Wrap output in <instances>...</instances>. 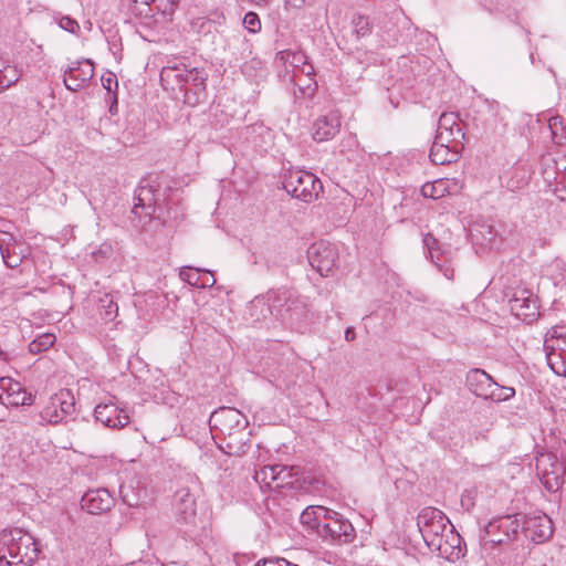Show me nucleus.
I'll list each match as a JSON object with an SVG mask.
<instances>
[{"mask_svg":"<svg viewBox=\"0 0 566 566\" xmlns=\"http://www.w3.org/2000/svg\"><path fill=\"white\" fill-rule=\"evenodd\" d=\"M0 402L12 407L30 406L33 397L19 381L2 377L0 378Z\"/></svg>","mask_w":566,"mask_h":566,"instance_id":"17","label":"nucleus"},{"mask_svg":"<svg viewBox=\"0 0 566 566\" xmlns=\"http://www.w3.org/2000/svg\"><path fill=\"white\" fill-rule=\"evenodd\" d=\"M108 97H109V101H111L109 113L111 114H115L117 112V95L116 94H112V95H108Z\"/></svg>","mask_w":566,"mask_h":566,"instance_id":"52","label":"nucleus"},{"mask_svg":"<svg viewBox=\"0 0 566 566\" xmlns=\"http://www.w3.org/2000/svg\"><path fill=\"white\" fill-rule=\"evenodd\" d=\"M129 1L132 2L130 11L135 15H140L144 18H149L151 15V9H150L151 0H129Z\"/></svg>","mask_w":566,"mask_h":566,"instance_id":"44","label":"nucleus"},{"mask_svg":"<svg viewBox=\"0 0 566 566\" xmlns=\"http://www.w3.org/2000/svg\"><path fill=\"white\" fill-rule=\"evenodd\" d=\"M314 77L315 78V69L314 66L306 60L305 64L298 71L297 77ZM292 78H296V76H292Z\"/></svg>","mask_w":566,"mask_h":566,"instance_id":"50","label":"nucleus"},{"mask_svg":"<svg viewBox=\"0 0 566 566\" xmlns=\"http://www.w3.org/2000/svg\"><path fill=\"white\" fill-rule=\"evenodd\" d=\"M135 203L132 212L136 216H142L145 213L150 218L161 219L164 222L167 221L160 213L156 214L159 207V198H158V189L154 185H140L136 191L134 197Z\"/></svg>","mask_w":566,"mask_h":566,"instance_id":"15","label":"nucleus"},{"mask_svg":"<svg viewBox=\"0 0 566 566\" xmlns=\"http://www.w3.org/2000/svg\"><path fill=\"white\" fill-rule=\"evenodd\" d=\"M547 364L558 376L566 377V324L552 326L544 338Z\"/></svg>","mask_w":566,"mask_h":566,"instance_id":"7","label":"nucleus"},{"mask_svg":"<svg viewBox=\"0 0 566 566\" xmlns=\"http://www.w3.org/2000/svg\"><path fill=\"white\" fill-rule=\"evenodd\" d=\"M277 464L265 465L258 470L254 480L261 488L276 489Z\"/></svg>","mask_w":566,"mask_h":566,"instance_id":"34","label":"nucleus"},{"mask_svg":"<svg viewBox=\"0 0 566 566\" xmlns=\"http://www.w3.org/2000/svg\"><path fill=\"white\" fill-rule=\"evenodd\" d=\"M461 186L455 178H439L421 187V195L426 198L440 199L447 195L455 193Z\"/></svg>","mask_w":566,"mask_h":566,"instance_id":"25","label":"nucleus"},{"mask_svg":"<svg viewBox=\"0 0 566 566\" xmlns=\"http://www.w3.org/2000/svg\"><path fill=\"white\" fill-rule=\"evenodd\" d=\"M531 172L524 165H515L505 171L503 186L510 191L523 189L528 185Z\"/></svg>","mask_w":566,"mask_h":566,"instance_id":"27","label":"nucleus"},{"mask_svg":"<svg viewBox=\"0 0 566 566\" xmlns=\"http://www.w3.org/2000/svg\"><path fill=\"white\" fill-rule=\"evenodd\" d=\"M21 74L19 70L6 61H0V91H4L15 84Z\"/></svg>","mask_w":566,"mask_h":566,"instance_id":"33","label":"nucleus"},{"mask_svg":"<svg viewBox=\"0 0 566 566\" xmlns=\"http://www.w3.org/2000/svg\"><path fill=\"white\" fill-rule=\"evenodd\" d=\"M97 311L104 322H113L118 315V305L114 296L109 293L103 294L98 298Z\"/></svg>","mask_w":566,"mask_h":566,"instance_id":"29","label":"nucleus"},{"mask_svg":"<svg viewBox=\"0 0 566 566\" xmlns=\"http://www.w3.org/2000/svg\"><path fill=\"white\" fill-rule=\"evenodd\" d=\"M172 507L176 521L182 525H193L197 516V502L189 488H180L174 494Z\"/></svg>","mask_w":566,"mask_h":566,"instance_id":"16","label":"nucleus"},{"mask_svg":"<svg viewBox=\"0 0 566 566\" xmlns=\"http://www.w3.org/2000/svg\"><path fill=\"white\" fill-rule=\"evenodd\" d=\"M282 187L293 198L312 202L323 191L322 181L312 172L289 169L282 175Z\"/></svg>","mask_w":566,"mask_h":566,"instance_id":"5","label":"nucleus"},{"mask_svg":"<svg viewBox=\"0 0 566 566\" xmlns=\"http://www.w3.org/2000/svg\"><path fill=\"white\" fill-rule=\"evenodd\" d=\"M275 255V248L270 244H258L252 252V262L254 264L264 265L268 270L275 263L273 260Z\"/></svg>","mask_w":566,"mask_h":566,"instance_id":"32","label":"nucleus"},{"mask_svg":"<svg viewBox=\"0 0 566 566\" xmlns=\"http://www.w3.org/2000/svg\"><path fill=\"white\" fill-rule=\"evenodd\" d=\"M243 25L251 33H256L261 30V21L256 13L250 11L243 18Z\"/></svg>","mask_w":566,"mask_h":566,"instance_id":"46","label":"nucleus"},{"mask_svg":"<svg viewBox=\"0 0 566 566\" xmlns=\"http://www.w3.org/2000/svg\"><path fill=\"white\" fill-rule=\"evenodd\" d=\"M297 303L295 293L289 289L270 290L265 295L256 296L251 302V310L261 307V316L266 317V313L277 318H285L286 314L294 308Z\"/></svg>","mask_w":566,"mask_h":566,"instance_id":"6","label":"nucleus"},{"mask_svg":"<svg viewBox=\"0 0 566 566\" xmlns=\"http://www.w3.org/2000/svg\"><path fill=\"white\" fill-rule=\"evenodd\" d=\"M523 528V515H506L490 522L485 528L489 541L501 545L514 539L520 528Z\"/></svg>","mask_w":566,"mask_h":566,"instance_id":"11","label":"nucleus"},{"mask_svg":"<svg viewBox=\"0 0 566 566\" xmlns=\"http://www.w3.org/2000/svg\"><path fill=\"white\" fill-rule=\"evenodd\" d=\"M316 531L324 539L336 544H347L356 537L352 523L334 511H331L323 523L316 524Z\"/></svg>","mask_w":566,"mask_h":566,"instance_id":"8","label":"nucleus"},{"mask_svg":"<svg viewBox=\"0 0 566 566\" xmlns=\"http://www.w3.org/2000/svg\"><path fill=\"white\" fill-rule=\"evenodd\" d=\"M356 338V332L354 327H347L345 331V339L347 342H353Z\"/></svg>","mask_w":566,"mask_h":566,"instance_id":"53","label":"nucleus"},{"mask_svg":"<svg viewBox=\"0 0 566 566\" xmlns=\"http://www.w3.org/2000/svg\"><path fill=\"white\" fill-rule=\"evenodd\" d=\"M211 25H212V24H211V21H210V20L202 19V18L198 19L197 21H195V22L192 23V27H193V28H197V27H198L199 29H206V28H208V30L211 28Z\"/></svg>","mask_w":566,"mask_h":566,"instance_id":"51","label":"nucleus"},{"mask_svg":"<svg viewBox=\"0 0 566 566\" xmlns=\"http://www.w3.org/2000/svg\"><path fill=\"white\" fill-rule=\"evenodd\" d=\"M460 130V133H464L462 122L459 118V115L453 112L442 113L439 117L438 122V133H455Z\"/></svg>","mask_w":566,"mask_h":566,"instance_id":"31","label":"nucleus"},{"mask_svg":"<svg viewBox=\"0 0 566 566\" xmlns=\"http://www.w3.org/2000/svg\"><path fill=\"white\" fill-rule=\"evenodd\" d=\"M0 251L4 264L11 269L18 268L29 254V248L6 231L0 232Z\"/></svg>","mask_w":566,"mask_h":566,"instance_id":"18","label":"nucleus"},{"mask_svg":"<svg viewBox=\"0 0 566 566\" xmlns=\"http://www.w3.org/2000/svg\"><path fill=\"white\" fill-rule=\"evenodd\" d=\"M465 138L464 133L457 130L455 133H438L433 144H441L442 146H459V150L463 149V142Z\"/></svg>","mask_w":566,"mask_h":566,"instance_id":"38","label":"nucleus"},{"mask_svg":"<svg viewBox=\"0 0 566 566\" xmlns=\"http://www.w3.org/2000/svg\"><path fill=\"white\" fill-rule=\"evenodd\" d=\"M103 87L107 91V95L116 94L113 88L118 87V81L113 72H107L101 77Z\"/></svg>","mask_w":566,"mask_h":566,"instance_id":"47","label":"nucleus"},{"mask_svg":"<svg viewBox=\"0 0 566 566\" xmlns=\"http://www.w3.org/2000/svg\"><path fill=\"white\" fill-rule=\"evenodd\" d=\"M354 32L357 38H364L371 33L369 19L361 14H355L352 20Z\"/></svg>","mask_w":566,"mask_h":566,"instance_id":"42","label":"nucleus"},{"mask_svg":"<svg viewBox=\"0 0 566 566\" xmlns=\"http://www.w3.org/2000/svg\"><path fill=\"white\" fill-rule=\"evenodd\" d=\"M254 566H298L293 564L285 558H270L259 560Z\"/></svg>","mask_w":566,"mask_h":566,"instance_id":"49","label":"nucleus"},{"mask_svg":"<svg viewBox=\"0 0 566 566\" xmlns=\"http://www.w3.org/2000/svg\"><path fill=\"white\" fill-rule=\"evenodd\" d=\"M490 392L489 400L494 402L506 401L515 395L514 388L501 386L497 382H494L492 391Z\"/></svg>","mask_w":566,"mask_h":566,"instance_id":"41","label":"nucleus"},{"mask_svg":"<svg viewBox=\"0 0 566 566\" xmlns=\"http://www.w3.org/2000/svg\"><path fill=\"white\" fill-rule=\"evenodd\" d=\"M460 154L459 146L432 144L429 158L434 165H448L458 161Z\"/></svg>","mask_w":566,"mask_h":566,"instance_id":"28","label":"nucleus"},{"mask_svg":"<svg viewBox=\"0 0 566 566\" xmlns=\"http://www.w3.org/2000/svg\"><path fill=\"white\" fill-rule=\"evenodd\" d=\"M478 497V489L476 488H469L465 489L460 499L461 506L465 511H471L475 506V501Z\"/></svg>","mask_w":566,"mask_h":566,"instance_id":"45","label":"nucleus"},{"mask_svg":"<svg viewBox=\"0 0 566 566\" xmlns=\"http://www.w3.org/2000/svg\"><path fill=\"white\" fill-rule=\"evenodd\" d=\"M552 139L556 145L566 144V126L562 116H553L548 120Z\"/></svg>","mask_w":566,"mask_h":566,"instance_id":"37","label":"nucleus"},{"mask_svg":"<svg viewBox=\"0 0 566 566\" xmlns=\"http://www.w3.org/2000/svg\"><path fill=\"white\" fill-rule=\"evenodd\" d=\"M40 548L29 533L19 528L0 533V562L7 566H31L39 557Z\"/></svg>","mask_w":566,"mask_h":566,"instance_id":"3","label":"nucleus"},{"mask_svg":"<svg viewBox=\"0 0 566 566\" xmlns=\"http://www.w3.org/2000/svg\"><path fill=\"white\" fill-rule=\"evenodd\" d=\"M182 281L191 286L206 289L216 284L213 274L208 270H201L192 266H184L179 272Z\"/></svg>","mask_w":566,"mask_h":566,"instance_id":"26","label":"nucleus"},{"mask_svg":"<svg viewBox=\"0 0 566 566\" xmlns=\"http://www.w3.org/2000/svg\"><path fill=\"white\" fill-rule=\"evenodd\" d=\"M494 379L483 369L473 368L467 374V387L476 397L489 400Z\"/></svg>","mask_w":566,"mask_h":566,"instance_id":"24","label":"nucleus"},{"mask_svg":"<svg viewBox=\"0 0 566 566\" xmlns=\"http://www.w3.org/2000/svg\"><path fill=\"white\" fill-rule=\"evenodd\" d=\"M59 25L70 33H76L80 29L78 23L70 17H62L59 21Z\"/></svg>","mask_w":566,"mask_h":566,"instance_id":"48","label":"nucleus"},{"mask_svg":"<svg viewBox=\"0 0 566 566\" xmlns=\"http://www.w3.org/2000/svg\"><path fill=\"white\" fill-rule=\"evenodd\" d=\"M417 525L431 552L448 560L463 556L462 538L441 510L423 507L417 516Z\"/></svg>","mask_w":566,"mask_h":566,"instance_id":"1","label":"nucleus"},{"mask_svg":"<svg viewBox=\"0 0 566 566\" xmlns=\"http://www.w3.org/2000/svg\"><path fill=\"white\" fill-rule=\"evenodd\" d=\"M536 470L542 484L549 492H556L563 483L565 469L554 453H542L536 458Z\"/></svg>","mask_w":566,"mask_h":566,"instance_id":"9","label":"nucleus"},{"mask_svg":"<svg viewBox=\"0 0 566 566\" xmlns=\"http://www.w3.org/2000/svg\"><path fill=\"white\" fill-rule=\"evenodd\" d=\"M210 428L216 436H223L229 439L228 453H232L233 442H241L248 427L247 417L235 408L221 407L214 410L209 419Z\"/></svg>","mask_w":566,"mask_h":566,"instance_id":"4","label":"nucleus"},{"mask_svg":"<svg viewBox=\"0 0 566 566\" xmlns=\"http://www.w3.org/2000/svg\"><path fill=\"white\" fill-rule=\"evenodd\" d=\"M96 421L111 429H120L129 422L128 412L115 402H101L94 409Z\"/></svg>","mask_w":566,"mask_h":566,"instance_id":"19","label":"nucleus"},{"mask_svg":"<svg viewBox=\"0 0 566 566\" xmlns=\"http://www.w3.org/2000/svg\"><path fill=\"white\" fill-rule=\"evenodd\" d=\"M63 83L71 92H78L88 85L94 76V64L90 59L72 62L63 71Z\"/></svg>","mask_w":566,"mask_h":566,"instance_id":"14","label":"nucleus"},{"mask_svg":"<svg viewBox=\"0 0 566 566\" xmlns=\"http://www.w3.org/2000/svg\"><path fill=\"white\" fill-rule=\"evenodd\" d=\"M340 128V119L336 113H331L318 117L313 124V138L317 143L327 142L333 139Z\"/></svg>","mask_w":566,"mask_h":566,"instance_id":"23","label":"nucleus"},{"mask_svg":"<svg viewBox=\"0 0 566 566\" xmlns=\"http://www.w3.org/2000/svg\"><path fill=\"white\" fill-rule=\"evenodd\" d=\"M494 536L495 537H503V534L500 533L499 531H494Z\"/></svg>","mask_w":566,"mask_h":566,"instance_id":"55","label":"nucleus"},{"mask_svg":"<svg viewBox=\"0 0 566 566\" xmlns=\"http://www.w3.org/2000/svg\"><path fill=\"white\" fill-rule=\"evenodd\" d=\"M178 0H151V15L161 14L163 17L171 15L177 8Z\"/></svg>","mask_w":566,"mask_h":566,"instance_id":"39","label":"nucleus"},{"mask_svg":"<svg viewBox=\"0 0 566 566\" xmlns=\"http://www.w3.org/2000/svg\"><path fill=\"white\" fill-rule=\"evenodd\" d=\"M523 530L535 543H543L553 535V523L547 515L523 516Z\"/></svg>","mask_w":566,"mask_h":566,"instance_id":"20","label":"nucleus"},{"mask_svg":"<svg viewBox=\"0 0 566 566\" xmlns=\"http://www.w3.org/2000/svg\"><path fill=\"white\" fill-rule=\"evenodd\" d=\"M54 342L55 336L53 334H43L29 344V350L32 354L41 353L52 347Z\"/></svg>","mask_w":566,"mask_h":566,"instance_id":"40","label":"nucleus"},{"mask_svg":"<svg viewBox=\"0 0 566 566\" xmlns=\"http://www.w3.org/2000/svg\"><path fill=\"white\" fill-rule=\"evenodd\" d=\"M337 250L334 244L318 241L307 249V259L313 269L322 276H328L336 266Z\"/></svg>","mask_w":566,"mask_h":566,"instance_id":"10","label":"nucleus"},{"mask_svg":"<svg viewBox=\"0 0 566 566\" xmlns=\"http://www.w3.org/2000/svg\"><path fill=\"white\" fill-rule=\"evenodd\" d=\"M423 245L428 252L429 259L436 264L437 269L448 279L453 280L454 269L449 259L440 252L439 241L431 234L423 235Z\"/></svg>","mask_w":566,"mask_h":566,"instance_id":"22","label":"nucleus"},{"mask_svg":"<svg viewBox=\"0 0 566 566\" xmlns=\"http://www.w3.org/2000/svg\"><path fill=\"white\" fill-rule=\"evenodd\" d=\"M293 468L284 464H277L276 489L284 488L293 483Z\"/></svg>","mask_w":566,"mask_h":566,"instance_id":"43","label":"nucleus"},{"mask_svg":"<svg viewBox=\"0 0 566 566\" xmlns=\"http://www.w3.org/2000/svg\"><path fill=\"white\" fill-rule=\"evenodd\" d=\"M114 505V497L106 489H97L87 491L81 500L83 510L91 514H101L109 511Z\"/></svg>","mask_w":566,"mask_h":566,"instance_id":"21","label":"nucleus"},{"mask_svg":"<svg viewBox=\"0 0 566 566\" xmlns=\"http://www.w3.org/2000/svg\"><path fill=\"white\" fill-rule=\"evenodd\" d=\"M277 59L281 60L285 65L292 67V76H297L300 69L305 64L307 60V55L302 51L284 50L277 53Z\"/></svg>","mask_w":566,"mask_h":566,"instance_id":"30","label":"nucleus"},{"mask_svg":"<svg viewBox=\"0 0 566 566\" xmlns=\"http://www.w3.org/2000/svg\"><path fill=\"white\" fill-rule=\"evenodd\" d=\"M208 72L203 67L191 66L184 62H168L160 72V83L175 98L196 106L207 97Z\"/></svg>","mask_w":566,"mask_h":566,"instance_id":"2","label":"nucleus"},{"mask_svg":"<svg viewBox=\"0 0 566 566\" xmlns=\"http://www.w3.org/2000/svg\"><path fill=\"white\" fill-rule=\"evenodd\" d=\"M75 410L74 397L70 390H61L51 397L49 403L41 411L43 420L52 424L60 423L65 417L72 415Z\"/></svg>","mask_w":566,"mask_h":566,"instance_id":"13","label":"nucleus"},{"mask_svg":"<svg viewBox=\"0 0 566 566\" xmlns=\"http://www.w3.org/2000/svg\"><path fill=\"white\" fill-rule=\"evenodd\" d=\"M331 511L324 506H310L301 515V520L304 524H310L313 528H316V524H321L327 518Z\"/></svg>","mask_w":566,"mask_h":566,"instance_id":"35","label":"nucleus"},{"mask_svg":"<svg viewBox=\"0 0 566 566\" xmlns=\"http://www.w3.org/2000/svg\"><path fill=\"white\" fill-rule=\"evenodd\" d=\"M150 533H151V528H150V525H148L147 528H146V534L149 536Z\"/></svg>","mask_w":566,"mask_h":566,"instance_id":"56","label":"nucleus"},{"mask_svg":"<svg viewBox=\"0 0 566 566\" xmlns=\"http://www.w3.org/2000/svg\"><path fill=\"white\" fill-rule=\"evenodd\" d=\"M294 85L296 86V91L294 92L295 97L297 98H306L311 97L315 94L317 90V83L314 77H296L292 78Z\"/></svg>","mask_w":566,"mask_h":566,"instance_id":"36","label":"nucleus"},{"mask_svg":"<svg viewBox=\"0 0 566 566\" xmlns=\"http://www.w3.org/2000/svg\"><path fill=\"white\" fill-rule=\"evenodd\" d=\"M120 495H122L123 502L126 503L128 506H134V505L137 504L136 502H133V501L127 499V495L124 493V488L123 486H120Z\"/></svg>","mask_w":566,"mask_h":566,"instance_id":"54","label":"nucleus"},{"mask_svg":"<svg viewBox=\"0 0 566 566\" xmlns=\"http://www.w3.org/2000/svg\"><path fill=\"white\" fill-rule=\"evenodd\" d=\"M509 305L512 314L526 323H532L539 315L538 300L526 289L514 291L509 298Z\"/></svg>","mask_w":566,"mask_h":566,"instance_id":"12","label":"nucleus"}]
</instances>
